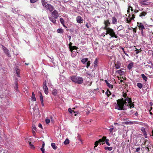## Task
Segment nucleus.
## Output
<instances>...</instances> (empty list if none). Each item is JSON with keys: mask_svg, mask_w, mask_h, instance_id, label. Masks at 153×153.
I'll list each match as a JSON object with an SVG mask.
<instances>
[{"mask_svg": "<svg viewBox=\"0 0 153 153\" xmlns=\"http://www.w3.org/2000/svg\"><path fill=\"white\" fill-rule=\"evenodd\" d=\"M97 63L98 60L97 59H96L94 63V68H96L97 67Z\"/></svg>", "mask_w": 153, "mask_h": 153, "instance_id": "nucleus-25", "label": "nucleus"}, {"mask_svg": "<svg viewBox=\"0 0 153 153\" xmlns=\"http://www.w3.org/2000/svg\"><path fill=\"white\" fill-rule=\"evenodd\" d=\"M69 140L68 139H66L65 141L64 142V144L65 145H67L69 144Z\"/></svg>", "mask_w": 153, "mask_h": 153, "instance_id": "nucleus-31", "label": "nucleus"}, {"mask_svg": "<svg viewBox=\"0 0 153 153\" xmlns=\"http://www.w3.org/2000/svg\"><path fill=\"white\" fill-rule=\"evenodd\" d=\"M45 9L47 10H49L50 12H51L54 10L53 7L50 4H47L45 5Z\"/></svg>", "mask_w": 153, "mask_h": 153, "instance_id": "nucleus-5", "label": "nucleus"}, {"mask_svg": "<svg viewBox=\"0 0 153 153\" xmlns=\"http://www.w3.org/2000/svg\"><path fill=\"white\" fill-rule=\"evenodd\" d=\"M12 12L14 13H16V11L15 9H12Z\"/></svg>", "mask_w": 153, "mask_h": 153, "instance_id": "nucleus-47", "label": "nucleus"}, {"mask_svg": "<svg viewBox=\"0 0 153 153\" xmlns=\"http://www.w3.org/2000/svg\"><path fill=\"white\" fill-rule=\"evenodd\" d=\"M145 149L146 150L147 152H149V148L148 147H146L145 148Z\"/></svg>", "mask_w": 153, "mask_h": 153, "instance_id": "nucleus-48", "label": "nucleus"}, {"mask_svg": "<svg viewBox=\"0 0 153 153\" xmlns=\"http://www.w3.org/2000/svg\"><path fill=\"white\" fill-rule=\"evenodd\" d=\"M137 122L136 121H129L128 122V124L130 125L134 123H136Z\"/></svg>", "mask_w": 153, "mask_h": 153, "instance_id": "nucleus-38", "label": "nucleus"}, {"mask_svg": "<svg viewBox=\"0 0 153 153\" xmlns=\"http://www.w3.org/2000/svg\"><path fill=\"white\" fill-rule=\"evenodd\" d=\"M123 81L122 80H121L119 82V83L120 84H121L122 83V82H123Z\"/></svg>", "mask_w": 153, "mask_h": 153, "instance_id": "nucleus-61", "label": "nucleus"}, {"mask_svg": "<svg viewBox=\"0 0 153 153\" xmlns=\"http://www.w3.org/2000/svg\"><path fill=\"white\" fill-rule=\"evenodd\" d=\"M121 49L123 51V53H125V51H124V48H121Z\"/></svg>", "mask_w": 153, "mask_h": 153, "instance_id": "nucleus-64", "label": "nucleus"}, {"mask_svg": "<svg viewBox=\"0 0 153 153\" xmlns=\"http://www.w3.org/2000/svg\"><path fill=\"white\" fill-rule=\"evenodd\" d=\"M133 63H130L128 65L127 68L129 70H130L132 68L133 65Z\"/></svg>", "mask_w": 153, "mask_h": 153, "instance_id": "nucleus-20", "label": "nucleus"}, {"mask_svg": "<svg viewBox=\"0 0 153 153\" xmlns=\"http://www.w3.org/2000/svg\"><path fill=\"white\" fill-rule=\"evenodd\" d=\"M147 142H148V143H149V142L146 139L144 140V142L142 143V144L143 145H146Z\"/></svg>", "mask_w": 153, "mask_h": 153, "instance_id": "nucleus-40", "label": "nucleus"}, {"mask_svg": "<svg viewBox=\"0 0 153 153\" xmlns=\"http://www.w3.org/2000/svg\"><path fill=\"white\" fill-rule=\"evenodd\" d=\"M137 26L139 27V29L141 31V33L142 34L143 33V31L145 29L144 26L141 23H137Z\"/></svg>", "mask_w": 153, "mask_h": 153, "instance_id": "nucleus-8", "label": "nucleus"}, {"mask_svg": "<svg viewBox=\"0 0 153 153\" xmlns=\"http://www.w3.org/2000/svg\"><path fill=\"white\" fill-rule=\"evenodd\" d=\"M148 0H143L140 2L141 4L142 5H146L149 4V3L147 2Z\"/></svg>", "mask_w": 153, "mask_h": 153, "instance_id": "nucleus-14", "label": "nucleus"}, {"mask_svg": "<svg viewBox=\"0 0 153 153\" xmlns=\"http://www.w3.org/2000/svg\"><path fill=\"white\" fill-rule=\"evenodd\" d=\"M109 141V139H107L106 137L103 136L102 138L99 140V141L100 142H104L105 141L106 142H108Z\"/></svg>", "mask_w": 153, "mask_h": 153, "instance_id": "nucleus-12", "label": "nucleus"}, {"mask_svg": "<svg viewBox=\"0 0 153 153\" xmlns=\"http://www.w3.org/2000/svg\"><path fill=\"white\" fill-rule=\"evenodd\" d=\"M134 115L135 116H137L138 115V114L137 112H136L134 114Z\"/></svg>", "mask_w": 153, "mask_h": 153, "instance_id": "nucleus-63", "label": "nucleus"}, {"mask_svg": "<svg viewBox=\"0 0 153 153\" xmlns=\"http://www.w3.org/2000/svg\"><path fill=\"white\" fill-rule=\"evenodd\" d=\"M38 0H30V2L31 3H34L36 2Z\"/></svg>", "mask_w": 153, "mask_h": 153, "instance_id": "nucleus-45", "label": "nucleus"}, {"mask_svg": "<svg viewBox=\"0 0 153 153\" xmlns=\"http://www.w3.org/2000/svg\"><path fill=\"white\" fill-rule=\"evenodd\" d=\"M105 150H108L109 151H111L112 150L113 148L111 147H105Z\"/></svg>", "mask_w": 153, "mask_h": 153, "instance_id": "nucleus-32", "label": "nucleus"}, {"mask_svg": "<svg viewBox=\"0 0 153 153\" xmlns=\"http://www.w3.org/2000/svg\"><path fill=\"white\" fill-rule=\"evenodd\" d=\"M57 93V91L56 89H53L52 91V94L54 95H56Z\"/></svg>", "mask_w": 153, "mask_h": 153, "instance_id": "nucleus-21", "label": "nucleus"}, {"mask_svg": "<svg viewBox=\"0 0 153 153\" xmlns=\"http://www.w3.org/2000/svg\"><path fill=\"white\" fill-rule=\"evenodd\" d=\"M2 49L3 51L5 53L6 55H7L8 56H10V53H9V51L8 49H7L6 48L4 47L3 45H2Z\"/></svg>", "mask_w": 153, "mask_h": 153, "instance_id": "nucleus-9", "label": "nucleus"}, {"mask_svg": "<svg viewBox=\"0 0 153 153\" xmlns=\"http://www.w3.org/2000/svg\"><path fill=\"white\" fill-rule=\"evenodd\" d=\"M72 43L71 42H70L68 44L69 48L70 51L71 52H73V50H77V49H78V48L76 46H72Z\"/></svg>", "mask_w": 153, "mask_h": 153, "instance_id": "nucleus-6", "label": "nucleus"}, {"mask_svg": "<svg viewBox=\"0 0 153 153\" xmlns=\"http://www.w3.org/2000/svg\"><path fill=\"white\" fill-rule=\"evenodd\" d=\"M57 32L59 33H62L63 32V30L62 29L59 28L57 30Z\"/></svg>", "mask_w": 153, "mask_h": 153, "instance_id": "nucleus-29", "label": "nucleus"}, {"mask_svg": "<svg viewBox=\"0 0 153 153\" xmlns=\"http://www.w3.org/2000/svg\"><path fill=\"white\" fill-rule=\"evenodd\" d=\"M52 15L54 19H57L59 16L58 12L56 10H55L52 13Z\"/></svg>", "mask_w": 153, "mask_h": 153, "instance_id": "nucleus-10", "label": "nucleus"}, {"mask_svg": "<svg viewBox=\"0 0 153 153\" xmlns=\"http://www.w3.org/2000/svg\"><path fill=\"white\" fill-rule=\"evenodd\" d=\"M43 89L45 93L46 94H47L48 92V91L47 86L46 85V81H45V82L43 83Z\"/></svg>", "mask_w": 153, "mask_h": 153, "instance_id": "nucleus-7", "label": "nucleus"}, {"mask_svg": "<svg viewBox=\"0 0 153 153\" xmlns=\"http://www.w3.org/2000/svg\"><path fill=\"white\" fill-rule=\"evenodd\" d=\"M106 27H104V29L106 30V31L108 32V33L111 36V37H115L117 38L118 36H117L114 32V30L111 28L109 27L106 28Z\"/></svg>", "mask_w": 153, "mask_h": 153, "instance_id": "nucleus-3", "label": "nucleus"}, {"mask_svg": "<svg viewBox=\"0 0 153 153\" xmlns=\"http://www.w3.org/2000/svg\"><path fill=\"white\" fill-rule=\"evenodd\" d=\"M51 146L52 148L54 149H56L57 148V147L55 143H52L51 144Z\"/></svg>", "mask_w": 153, "mask_h": 153, "instance_id": "nucleus-26", "label": "nucleus"}, {"mask_svg": "<svg viewBox=\"0 0 153 153\" xmlns=\"http://www.w3.org/2000/svg\"><path fill=\"white\" fill-rule=\"evenodd\" d=\"M29 143L31 148L33 149L34 148V146L32 144L31 142H29Z\"/></svg>", "mask_w": 153, "mask_h": 153, "instance_id": "nucleus-41", "label": "nucleus"}, {"mask_svg": "<svg viewBox=\"0 0 153 153\" xmlns=\"http://www.w3.org/2000/svg\"><path fill=\"white\" fill-rule=\"evenodd\" d=\"M42 5L45 7V5H46L47 4V2H45V1H43L42 2Z\"/></svg>", "mask_w": 153, "mask_h": 153, "instance_id": "nucleus-39", "label": "nucleus"}, {"mask_svg": "<svg viewBox=\"0 0 153 153\" xmlns=\"http://www.w3.org/2000/svg\"><path fill=\"white\" fill-rule=\"evenodd\" d=\"M124 28V27L122 26V25H120L117 29V31L118 32L122 30H123Z\"/></svg>", "mask_w": 153, "mask_h": 153, "instance_id": "nucleus-22", "label": "nucleus"}, {"mask_svg": "<svg viewBox=\"0 0 153 153\" xmlns=\"http://www.w3.org/2000/svg\"><path fill=\"white\" fill-rule=\"evenodd\" d=\"M137 84V86L139 88L141 89L143 88V85L142 83H138Z\"/></svg>", "mask_w": 153, "mask_h": 153, "instance_id": "nucleus-24", "label": "nucleus"}, {"mask_svg": "<svg viewBox=\"0 0 153 153\" xmlns=\"http://www.w3.org/2000/svg\"><path fill=\"white\" fill-rule=\"evenodd\" d=\"M16 87H15V89H16V90H17V89H18V87H17V83H16Z\"/></svg>", "mask_w": 153, "mask_h": 153, "instance_id": "nucleus-59", "label": "nucleus"}, {"mask_svg": "<svg viewBox=\"0 0 153 153\" xmlns=\"http://www.w3.org/2000/svg\"><path fill=\"white\" fill-rule=\"evenodd\" d=\"M106 144L107 145H108V146H110V143L108 142H106Z\"/></svg>", "mask_w": 153, "mask_h": 153, "instance_id": "nucleus-62", "label": "nucleus"}, {"mask_svg": "<svg viewBox=\"0 0 153 153\" xmlns=\"http://www.w3.org/2000/svg\"><path fill=\"white\" fill-rule=\"evenodd\" d=\"M107 85L110 88H112L113 87V85L109 83H107Z\"/></svg>", "mask_w": 153, "mask_h": 153, "instance_id": "nucleus-35", "label": "nucleus"}, {"mask_svg": "<svg viewBox=\"0 0 153 153\" xmlns=\"http://www.w3.org/2000/svg\"><path fill=\"white\" fill-rule=\"evenodd\" d=\"M141 76L143 80H144L145 82H146L147 81L148 79L147 77L144 74H141Z\"/></svg>", "mask_w": 153, "mask_h": 153, "instance_id": "nucleus-17", "label": "nucleus"}, {"mask_svg": "<svg viewBox=\"0 0 153 153\" xmlns=\"http://www.w3.org/2000/svg\"><path fill=\"white\" fill-rule=\"evenodd\" d=\"M113 130V128H110L109 129V131L111 133H112Z\"/></svg>", "mask_w": 153, "mask_h": 153, "instance_id": "nucleus-56", "label": "nucleus"}, {"mask_svg": "<svg viewBox=\"0 0 153 153\" xmlns=\"http://www.w3.org/2000/svg\"><path fill=\"white\" fill-rule=\"evenodd\" d=\"M104 23L105 26L104 27H106V28H109L108 27L111 24L109 20L108 19L105 20Z\"/></svg>", "mask_w": 153, "mask_h": 153, "instance_id": "nucleus-11", "label": "nucleus"}, {"mask_svg": "<svg viewBox=\"0 0 153 153\" xmlns=\"http://www.w3.org/2000/svg\"><path fill=\"white\" fill-rule=\"evenodd\" d=\"M78 113V112H74V115H75V116H76V114Z\"/></svg>", "mask_w": 153, "mask_h": 153, "instance_id": "nucleus-60", "label": "nucleus"}, {"mask_svg": "<svg viewBox=\"0 0 153 153\" xmlns=\"http://www.w3.org/2000/svg\"><path fill=\"white\" fill-rule=\"evenodd\" d=\"M59 20L61 23L62 25L64 26H65L64 25V21L63 19L62 18H60V19Z\"/></svg>", "mask_w": 153, "mask_h": 153, "instance_id": "nucleus-28", "label": "nucleus"}, {"mask_svg": "<svg viewBox=\"0 0 153 153\" xmlns=\"http://www.w3.org/2000/svg\"><path fill=\"white\" fill-rule=\"evenodd\" d=\"M140 147L137 148L136 149V152H138L140 151Z\"/></svg>", "mask_w": 153, "mask_h": 153, "instance_id": "nucleus-49", "label": "nucleus"}, {"mask_svg": "<svg viewBox=\"0 0 153 153\" xmlns=\"http://www.w3.org/2000/svg\"><path fill=\"white\" fill-rule=\"evenodd\" d=\"M76 20L78 23H80L82 21V19L80 16H78L76 18Z\"/></svg>", "mask_w": 153, "mask_h": 153, "instance_id": "nucleus-16", "label": "nucleus"}, {"mask_svg": "<svg viewBox=\"0 0 153 153\" xmlns=\"http://www.w3.org/2000/svg\"><path fill=\"white\" fill-rule=\"evenodd\" d=\"M68 111L70 113H72L74 111L73 110H72V109L71 108H69L68 109Z\"/></svg>", "mask_w": 153, "mask_h": 153, "instance_id": "nucleus-46", "label": "nucleus"}, {"mask_svg": "<svg viewBox=\"0 0 153 153\" xmlns=\"http://www.w3.org/2000/svg\"><path fill=\"white\" fill-rule=\"evenodd\" d=\"M32 130H34L36 131V128L34 124H32Z\"/></svg>", "mask_w": 153, "mask_h": 153, "instance_id": "nucleus-36", "label": "nucleus"}, {"mask_svg": "<svg viewBox=\"0 0 153 153\" xmlns=\"http://www.w3.org/2000/svg\"><path fill=\"white\" fill-rule=\"evenodd\" d=\"M40 93L41 94V95L40 96V101L41 103H43V97L41 92H40Z\"/></svg>", "mask_w": 153, "mask_h": 153, "instance_id": "nucleus-33", "label": "nucleus"}, {"mask_svg": "<svg viewBox=\"0 0 153 153\" xmlns=\"http://www.w3.org/2000/svg\"><path fill=\"white\" fill-rule=\"evenodd\" d=\"M70 78L72 82L78 84H81L83 82V79L81 77L72 76Z\"/></svg>", "mask_w": 153, "mask_h": 153, "instance_id": "nucleus-2", "label": "nucleus"}, {"mask_svg": "<svg viewBox=\"0 0 153 153\" xmlns=\"http://www.w3.org/2000/svg\"><path fill=\"white\" fill-rule=\"evenodd\" d=\"M117 72L120 74H122V71L120 70H119L117 71Z\"/></svg>", "mask_w": 153, "mask_h": 153, "instance_id": "nucleus-44", "label": "nucleus"}, {"mask_svg": "<svg viewBox=\"0 0 153 153\" xmlns=\"http://www.w3.org/2000/svg\"><path fill=\"white\" fill-rule=\"evenodd\" d=\"M131 19H126V22L127 23H129L131 21Z\"/></svg>", "mask_w": 153, "mask_h": 153, "instance_id": "nucleus-50", "label": "nucleus"}, {"mask_svg": "<svg viewBox=\"0 0 153 153\" xmlns=\"http://www.w3.org/2000/svg\"><path fill=\"white\" fill-rule=\"evenodd\" d=\"M49 19L50 21L52 22L53 23H56V22L55 20L56 19H54V18H53L52 17H49Z\"/></svg>", "mask_w": 153, "mask_h": 153, "instance_id": "nucleus-18", "label": "nucleus"}, {"mask_svg": "<svg viewBox=\"0 0 153 153\" xmlns=\"http://www.w3.org/2000/svg\"><path fill=\"white\" fill-rule=\"evenodd\" d=\"M124 97L125 99L122 98L117 100V103H115V108L119 110H126L127 109L134 107V104L132 103L130 98L126 97L125 94Z\"/></svg>", "mask_w": 153, "mask_h": 153, "instance_id": "nucleus-1", "label": "nucleus"}, {"mask_svg": "<svg viewBox=\"0 0 153 153\" xmlns=\"http://www.w3.org/2000/svg\"><path fill=\"white\" fill-rule=\"evenodd\" d=\"M132 17L131 18V20H132L135 18V16L134 14H132Z\"/></svg>", "mask_w": 153, "mask_h": 153, "instance_id": "nucleus-53", "label": "nucleus"}, {"mask_svg": "<svg viewBox=\"0 0 153 153\" xmlns=\"http://www.w3.org/2000/svg\"><path fill=\"white\" fill-rule=\"evenodd\" d=\"M45 122L47 124L49 123L50 122V120L48 119H46Z\"/></svg>", "mask_w": 153, "mask_h": 153, "instance_id": "nucleus-42", "label": "nucleus"}, {"mask_svg": "<svg viewBox=\"0 0 153 153\" xmlns=\"http://www.w3.org/2000/svg\"><path fill=\"white\" fill-rule=\"evenodd\" d=\"M41 151L42 152V153H45V149L44 148H41L40 149Z\"/></svg>", "mask_w": 153, "mask_h": 153, "instance_id": "nucleus-51", "label": "nucleus"}, {"mask_svg": "<svg viewBox=\"0 0 153 153\" xmlns=\"http://www.w3.org/2000/svg\"><path fill=\"white\" fill-rule=\"evenodd\" d=\"M115 67L116 69H118L120 68V65L117 62V63L115 64Z\"/></svg>", "mask_w": 153, "mask_h": 153, "instance_id": "nucleus-23", "label": "nucleus"}, {"mask_svg": "<svg viewBox=\"0 0 153 153\" xmlns=\"http://www.w3.org/2000/svg\"><path fill=\"white\" fill-rule=\"evenodd\" d=\"M31 99L33 101H35L36 100V99L35 97V95H32L31 97Z\"/></svg>", "mask_w": 153, "mask_h": 153, "instance_id": "nucleus-37", "label": "nucleus"}, {"mask_svg": "<svg viewBox=\"0 0 153 153\" xmlns=\"http://www.w3.org/2000/svg\"><path fill=\"white\" fill-rule=\"evenodd\" d=\"M67 37L68 38L69 41H70V40L71 38V36H70L68 35L67 36Z\"/></svg>", "mask_w": 153, "mask_h": 153, "instance_id": "nucleus-57", "label": "nucleus"}, {"mask_svg": "<svg viewBox=\"0 0 153 153\" xmlns=\"http://www.w3.org/2000/svg\"><path fill=\"white\" fill-rule=\"evenodd\" d=\"M136 54H138L139 53H140L141 51H139V50L138 49H136Z\"/></svg>", "mask_w": 153, "mask_h": 153, "instance_id": "nucleus-52", "label": "nucleus"}, {"mask_svg": "<svg viewBox=\"0 0 153 153\" xmlns=\"http://www.w3.org/2000/svg\"><path fill=\"white\" fill-rule=\"evenodd\" d=\"M117 22V20L116 18L115 17H113L112 18V24H116Z\"/></svg>", "mask_w": 153, "mask_h": 153, "instance_id": "nucleus-15", "label": "nucleus"}, {"mask_svg": "<svg viewBox=\"0 0 153 153\" xmlns=\"http://www.w3.org/2000/svg\"><path fill=\"white\" fill-rule=\"evenodd\" d=\"M85 26L88 28H90L91 26L90 24H89L88 23H86V24L85 25Z\"/></svg>", "mask_w": 153, "mask_h": 153, "instance_id": "nucleus-43", "label": "nucleus"}, {"mask_svg": "<svg viewBox=\"0 0 153 153\" xmlns=\"http://www.w3.org/2000/svg\"><path fill=\"white\" fill-rule=\"evenodd\" d=\"M72 53L71 54V56L72 57H74L76 55V52L75 51H73V52H71Z\"/></svg>", "mask_w": 153, "mask_h": 153, "instance_id": "nucleus-27", "label": "nucleus"}, {"mask_svg": "<svg viewBox=\"0 0 153 153\" xmlns=\"http://www.w3.org/2000/svg\"><path fill=\"white\" fill-rule=\"evenodd\" d=\"M100 142L99 141V140L98 141H96L95 143V146L94 147V149H95V147L97 146L98 143Z\"/></svg>", "mask_w": 153, "mask_h": 153, "instance_id": "nucleus-30", "label": "nucleus"}, {"mask_svg": "<svg viewBox=\"0 0 153 153\" xmlns=\"http://www.w3.org/2000/svg\"><path fill=\"white\" fill-rule=\"evenodd\" d=\"M146 14L147 13L146 12H143L140 14L139 16L141 17H143L146 16Z\"/></svg>", "mask_w": 153, "mask_h": 153, "instance_id": "nucleus-19", "label": "nucleus"}, {"mask_svg": "<svg viewBox=\"0 0 153 153\" xmlns=\"http://www.w3.org/2000/svg\"><path fill=\"white\" fill-rule=\"evenodd\" d=\"M141 130L143 133V135L146 138H147V134L145 128L144 127H142Z\"/></svg>", "mask_w": 153, "mask_h": 153, "instance_id": "nucleus-13", "label": "nucleus"}, {"mask_svg": "<svg viewBox=\"0 0 153 153\" xmlns=\"http://www.w3.org/2000/svg\"><path fill=\"white\" fill-rule=\"evenodd\" d=\"M44 147H45V143H44V142H43L42 145V148H44Z\"/></svg>", "mask_w": 153, "mask_h": 153, "instance_id": "nucleus-58", "label": "nucleus"}, {"mask_svg": "<svg viewBox=\"0 0 153 153\" xmlns=\"http://www.w3.org/2000/svg\"><path fill=\"white\" fill-rule=\"evenodd\" d=\"M81 61L83 64L86 65V67L87 68L90 66L91 64V61H88V58H85L81 59Z\"/></svg>", "mask_w": 153, "mask_h": 153, "instance_id": "nucleus-4", "label": "nucleus"}, {"mask_svg": "<svg viewBox=\"0 0 153 153\" xmlns=\"http://www.w3.org/2000/svg\"><path fill=\"white\" fill-rule=\"evenodd\" d=\"M35 131H36L33 130H32V133L34 136H35L36 134Z\"/></svg>", "mask_w": 153, "mask_h": 153, "instance_id": "nucleus-54", "label": "nucleus"}, {"mask_svg": "<svg viewBox=\"0 0 153 153\" xmlns=\"http://www.w3.org/2000/svg\"><path fill=\"white\" fill-rule=\"evenodd\" d=\"M38 126L41 128H42V124L40 123H39V125H38Z\"/></svg>", "mask_w": 153, "mask_h": 153, "instance_id": "nucleus-55", "label": "nucleus"}, {"mask_svg": "<svg viewBox=\"0 0 153 153\" xmlns=\"http://www.w3.org/2000/svg\"><path fill=\"white\" fill-rule=\"evenodd\" d=\"M105 94L107 95L108 96H109L110 95H111V93L110 91H109L107 90L106 92H105Z\"/></svg>", "mask_w": 153, "mask_h": 153, "instance_id": "nucleus-34", "label": "nucleus"}]
</instances>
